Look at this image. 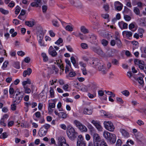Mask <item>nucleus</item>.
I'll return each mask as SVG.
<instances>
[{
  "label": "nucleus",
  "instance_id": "39448f33",
  "mask_svg": "<svg viewBox=\"0 0 146 146\" xmlns=\"http://www.w3.org/2000/svg\"><path fill=\"white\" fill-rule=\"evenodd\" d=\"M94 145V146H99V143L102 141L101 140L100 137L97 133H94L93 135Z\"/></svg>",
  "mask_w": 146,
  "mask_h": 146
},
{
  "label": "nucleus",
  "instance_id": "79ce46f5",
  "mask_svg": "<svg viewBox=\"0 0 146 146\" xmlns=\"http://www.w3.org/2000/svg\"><path fill=\"white\" fill-rule=\"evenodd\" d=\"M134 13L137 15H139L140 14V11L139 9L137 7H135L134 8Z\"/></svg>",
  "mask_w": 146,
  "mask_h": 146
},
{
  "label": "nucleus",
  "instance_id": "dca6fc26",
  "mask_svg": "<svg viewBox=\"0 0 146 146\" xmlns=\"http://www.w3.org/2000/svg\"><path fill=\"white\" fill-rule=\"evenodd\" d=\"M134 63L135 64L139 66V65H144V62L141 60H140L138 59H135L134 61Z\"/></svg>",
  "mask_w": 146,
  "mask_h": 146
},
{
  "label": "nucleus",
  "instance_id": "13d9d810",
  "mask_svg": "<svg viewBox=\"0 0 146 146\" xmlns=\"http://www.w3.org/2000/svg\"><path fill=\"white\" fill-rule=\"evenodd\" d=\"M76 75V73L75 72L72 71L69 74V76L70 77H73L75 76Z\"/></svg>",
  "mask_w": 146,
  "mask_h": 146
},
{
  "label": "nucleus",
  "instance_id": "052dcab7",
  "mask_svg": "<svg viewBox=\"0 0 146 146\" xmlns=\"http://www.w3.org/2000/svg\"><path fill=\"white\" fill-rule=\"evenodd\" d=\"M99 146H108L106 143L104 141H102L101 143H99Z\"/></svg>",
  "mask_w": 146,
  "mask_h": 146
},
{
  "label": "nucleus",
  "instance_id": "4d7b16f0",
  "mask_svg": "<svg viewBox=\"0 0 146 146\" xmlns=\"http://www.w3.org/2000/svg\"><path fill=\"white\" fill-rule=\"evenodd\" d=\"M47 9V7L46 5H43L42 6V9L43 13H45L46 12Z\"/></svg>",
  "mask_w": 146,
  "mask_h": 146
},
{
  "label": "nucleus",
  "instance_id": "2f4dec72",
  "mask_svg": "<svg viewBox=\"0 0 146 146\" xmlns=\"http://www.w3.org/2000/svg\"><path fill=\"white\" fill-rule=\"evenodd\" d=\"M0 11L2 13L5 15H7L9 13V11L5 10L2 8H0Z\"/></svg>",
  "mask_w": 146,
  "mask_h": 146
},
{
  "label": "nucleus",
  "instance_id": "0e129e2a",
  "mask_svg": "<svg viewBox=\"0 0 146 146\" xmlns=\"http://www.w3.org/2000/svg\"><path fill=\"white\" fill-rule=\"evenodd\" d=\"M20 11V7H17L16 8L15 10V13L17 15L19 13Z\"/></svg>",
  "mask_w": 146,
  "mask_h": 146
},
{
  "label": "nucleus",
  "instance_id": "1a4fd4ad",
  "mask_svg": "<svg viewBox=\"0 0 146 146\" xmlns=\"http://www.w3.org/2000/svg\"><path fill=\"white\" fill-rule=\"evenodd\" d=\"M49 54L53 57H56L57 53L52 46H50L48 50Z\"/></svg>",
  "mask_w": 146,
  "mask_h": 146
},
{
  "label": "nucleus",
  "instance_id": "f257e3e1",
  "mask_svg": "<svg viewBox=\"0 0 146 146\" xmlns=\"http://www.w3.org/2000/svg\"><path fill=\"white\" fill-rule=\"evenodd\" d=\"M66 133L68 136L71 140H74L78 135L77 132L75 131L74 128L71 125L67 126Z\"/></svg>",
  "mask_w": 146,
  "mask_h": 146
},
{
  "label": "nucleus",
  "instance_id": "473e14b6",
  "mask_svg": "<svg viewBox=\"0 0 146 146\" xmlns=\"http://www.w3.org/2000/svg\"><path fill=\"white\" fill-rule=\"evenodd\" d=\"M135 27V25L133 23H131L129 25V29L130 30H131L132 31L134 32L135 31L136 29H132Z\"/></svg>",
  "mask_w": 146,
  "mask_h": 146
},
{
  "label": "nucleus",
  "instance_id": "c756f323",
  "mask_svg": "<svg viewBox=\"0 0 146 146\" xmlns=\"http://www.w3.org/2000/svg\"><path fill=\"white\" fill-rule=\"evenodd\" d=\"M85 142H77V146H86Z\"/></svg>",
  "mask_w": 146,
  "mask_h": 146
},
{
  "label": "nucleus",
  "instance_id": "a211bd4d",
  "mask_svg": "<svg viewBox=\"0 0 146 146\" xmlns=\"http://www.w3.org/2000/svg\"><path fill=\"white\" fill-rule=\"evenodd\" d=\"M122 34L123 35L125 34L127 38H129L131 37L132 35V33L131 31H124L122 32Z\"/></svg>",
  "mask_w": 146,
  "mask_h": 146
},
{
  "label": "nucleus",
  "instance_id": "774afa93",
  "mask_svg": "<svg viewBox=\"0 0 146 146\" xmlns=\"http://www.w3.org/2000/svg\"><path fill=\"white\" fill-rule=\"evenodd\" d=\"M121 5H122L120 2L119 1H116L114 2V5L115 7L118 6H119Z\"/></svg>",
  "mask_w": 146,
  "mask_h": 146
},
{
  "label": "nucleus",
  "instance_id": "72a5a7b5",
  "mask_svg": "<svg viewBox=\"0 0 146 146\" xmlns=\"http://www.w3.org/2000/svg\"><path fill=\"white\" fill-rule=\"evenodd\" d=\"M24 88L25 93L27 94H29L31 93V89L30 88H28L27 86H24Z\"/></svg>",
  "mask_w": 146,
  "mask_h": 146
},
{
  "label": "nucleus",
  "instance_id": "f704fd0d",
  "mask_svg": "<svg viewBox=\"0 0 146 146\" xmlns=\"http://www.w3.org/2000/svg\"><path fill=\"white\" fill-rule=\"evenodd\" d=\"M50 96L51 98H53L54 97V89L52 88H50Z\"/></svg>",
  "mask_w": 146,
  "mask_h": 146
},
{
  "label": "nucleus",
  "instance_id": "e433bc0d",
  "mask_svg": "<svg viewBox=\"0 0 146 146\" xmlns=\"http://www.w3.org/2000/svg\"><path fill=\"white\" fill-rule=\"evenodd\" d=\"M123 6V5H121L119 6H118L115 7V8L116 10H117L118 11H120L122 9Z\"/></svg>",
  "mask_w": 146,
  "mask_h": 146
},
{
  "label": "nucleus",
  "instance_id": "58836bf2",
  "mask_svg": "<svg viewBox=\"0 0 146 146\" xmlns=\"http://www.w3.org/2000/svg\"><path fill=\"white\" fill-rule=\"evenodd\" d=\"M85 142L84 140L83 137L81 135H80L78 136V139L77 142Z\"/></svg>",
  "mask_w": 146,
  "mask_h": 146
},
{
  "label": "nucleus",
  "instance_id": "680f3d73",
  "mask_svg": "<svg viewBox=\"0 0 146 146\" xmlns=\"http://www.w3.org/2000/svg\"><path fill=\"white\" fill-rule=\"evenodd\" d=\"M96 127L98 129V130L99 131H101L102 129V127L101 125H100V123L98 124Z\"/></svg>",
  "mask_w": 146,
  "mask_h": 146
},
{
  "label": "nucleus",
  "instance_id": "393cba45",
  "mask_svg": "<svg viewBox=\"0 0 146 146\" xmlns=\"http://www.w3.org/2000/svg\"><path fill=\"white\" fill-rule=\"evenodd\" d=\"M50 125L48 124H46L44 125H43L41 127L42 128V129L45 131L46 130L47 132L48 131V129L50 127Z\"/></svg>",
  "mask_w": 146,
  "mask_h": 146
},
{
  "label": "nucleus",
  "instance_id": "f3484780",
  "mask_svg": "<svg viewBox=\"0 0 146 146\" xmlns=\"http://www.w3.org/2000/svg\"><path fill=\"white\" fill-rule=\"evenodd\" d=\"M120 131L124 137H129V134L125 129H120Z\"/></svg>",
  "mask_w": 146,
  "mask_h": 146
},
{
  "label": "nucleus",
  "instance_id": "bf43d9fd",
  "mask_svg": "<svg viewBox=\"0 0 146 146\" xmlns=\"http://www.w3.org/2000/svg\"><path fill=\"white\" fill-rule=\"evenodd\" d=\"M17 54L19 56H22L25 55V53L22 51H20L17 52Z\"/></svg>",
  "mask_w": 146,
  "mask_h": 146
},
{
  "label": "nucleus",
  "instance_id": "5701e85b",
  "mask_svg": "<svg viewBox=\"0 0 146 146\" xmlns=\"http://www.w3.org/2000/svg\"><path fill=\"white\" fill-rule=\"evenodd\" d=\"M79 129L82 132H86L87 131L86 127L83 124L79 127Z\"/></svg>",
  "mask_w": 146,
  "mask_h": 146
},
{
  "label": "nucleus",
  "instance_id": "0eeeda50",
  "mask_svg": "<svg viewBox=\"0 0 146 146\" xmlns=\"http://www.w3.org/2000/svg\"><path fill=\"white\" fill-rule=\"evenodd\" d=\"M37 34L38 40H42L44 37V34L42 28H40L39 30L38 29Z\"/></svg>",
  "mask_w": 146,
  "mask_h": 146
},
{
  "label": "nucleus",
  "instance_id": "37998d69",
  "mask_svg": "<svg viewBox=\"0 0 146 146\" xmlns=\"http://www.w3.org/2000/svg\"><path fill=\"white\" fill-rule=\"evenodd\" d=\"M112 63L114 65H118L119 64L118 61L115 59L112 60Z\"/></svg>",
  "mask_w": 146,
  "mask_h": 146
},
{
  "label": "nucleus",
  "instance_id": "864d4df0",
  "mask_svg": "<svg viewBox=\"0 0 146 146\" xmlns=\"http://www.w3.org/2000/svg\"><path fill=\"white\" fill-rule=\"evenodd\" d=\"M4 121L5 120H4L3 119H1L0 120V125L3 126L4 127H5L6 126L7 124L5 123Z\"/></svg>",
  "mask_w": 146,
  "mask_h": 146
},
{
  "label": "nucleus",
  "instance_id": "cd10ccee",
  "mask_svg": "<svg viewBox=\"0 0 146 146\" xmlns=\"http://www.w3.org/2000/svg\"><path fill=\"white\" fill-rule=\"evenodd\" d=\"M59 117L63 119L66 118L67 117V114L63 112H61L59 113Z\"/></svg>",
  "mask_w": 146,
  "mask_h": 146
},
{
  "label": "nucleus",
  "instance_id": "e2e57ef3",
  "mask_svg": "<svg viewBox=\"0 0 146 146\" xmlns=\"http://www.w3.org/2000/svg\"><path fill=\"white\" fill-rule=\"evenodd\" d=\"M83 75H86L87 74V71L85 68H83L81 69Z\"/></svg>",
  "mask_w": 146,
  "mask_h": 146
},
{
  "label": "nucleus",
  "instance_id": "a19ab883",
  "mask_svg": "<svg viewBox=\"0 0 146 146\" xmlns=\"http://www.w3.org/2000/svg\"><path fill=\"white\" fill-rule=\"evenodd\" d=\"M102 44L105 46H106L108 44V41L105 39H103L101 41Z\"/></svg>",
  "mask_w": 146,
  "mask_h": 146
},
{
  "label": "nucleus",
  "instance_id": "49530a36",
  "mask_svg": "<svg viewBox=\"0 0 146 146\" xmlns=\"http://www.w3.org/2000/svg\"><path fill=\"white\" fill-rule=\"evenodd\" d=\"M66 29L69 31H73V28L70 25H68L66 27Z\"/></svg>",
  "mask_w": 146,
  "mask_h": 146
},
{
  "label": "nucleus",
  "instance_id": "4468645a",
  "mask_svg": "<svg viewBox=\"0 0 146 146\" xmlns=\"http://www.w3.org/2000/svg\"><path fill=\"white\" fill-rule=\"evenodd\" d=\"M101 63V61L97 58H94L92 61V64L93 66H98V64Z\"/></svg>",
  "mask_w": 146,
  "mask_h": 146
},
{
  "label": "nucleus",
  "instance_id": "423d86ee",
  "mask_svg": "<svg viewBox=\"0 0 146 146\" xmlns=\"http://www.w3.org/2000/svg\"><path fill=\"white\" fill-rule=\"evenodd\" d=\"M104 124L105 128L110 131H113L115 127L112 123L110 121H104Z\"/></svg>",
  "mask_w": 146,
  "mask_h": 146
},
{
  "label": "nucleus",
  "instance_id": "2eb2a0df",
  "mask_svg": "<svg viewBox=\"0 0 146 146\" xmlns=\"http://www.w3.org/2000/svg\"><path fill=\"white\" fill-rule=\"evenodd\" d=\"M119 24L121 29H126L127 28L128 24L126 23L121 21L119 23Z\"/></svg>",
  "mask_w": 146,
  "mask_h": 146
},
{
  "label": "nucleus",
  "instance_id": "ddd939ff",
  "mask_svg": "<svg viewBox=\"0 0 146 146\" xmlns=\"http://www.w3.org/2000/svg\"><path fill=\"white\" fill-rule=\"evenodd\" d=\"M32 72V70L31 68H28L26 70H25L23 71V76L25 77L27 75H30Z\"/></svg>",
  "mask_w": 146,
  "mask_h": 146
},
{
  "label": "nucleus",
  "instance_id": "09e8293b",
  "mask_svg": "<svg viewBox=\"0 0 146 146\" xmlns=\"http://www.w3.org/2000/svg\"><path fill=\"white\" fill-rule=\"evenodd\" d=\"M14 67L17 69H19L20 68L19 63V62H15L13 65Z\"/></svg>",
  "mask_w": 146,
  "mask_h": 146
},
{
  "label": "nucleus",
  "instance_id": "4c0bfd02",
  "mask_svg": "<svg viewBox=\"0 0 146 146\" xmlns=\"http://www.w3.org/2000/svg\"><path fill=\"white\" fill-rule=\"evenodd\" d=\"M102 111L103 112V113L104 114V115L105 116H106L108 118H110L111 117L113 116L112 114H111L110 113H107L105 114L104 112H105V111L103 110H102Z\"/></svg>",
  "mask_w": 146,
  "mask_h": 146
},
{
  "label": "nucleus",
  "instance_id": "9b49d317",
  "mask_svg": "<svg viewBox=\"0 0 146 146\" xmlns=\"http://www.w3.org/2000/svg\"><path fill=\"white\" fill-rule=\"evenodd\" d=\"M66 143V141L63 137H60L58 138V141L57 143L56 144V146H58Z\"/></svg>",
  "mask_w": 146,
  "mask_h": 146
},
{
  "label": "nucleus",
  "instance_id": "c85d7f7f",
  "mask_svg": "<svg viewBox=\"0 0 146 146\" xmlns=\"http://www.w3.org/2000/svg\"><path fill=\"white\" fill-rule=\"evenodd\" d=\"M27 84H31V81L30 79L27 78V81H24L23 82L22 84L24 86H25V85Z\"/></svg>",
  "mask_w": 146,
  "mask_h": 146
},
{
  "label": "nucleus",
  "instance_id": "aec40b11",
  "mask_svg": "<svg viewBox=\"0 0 146 146\" xmlns=\"http://www.w3.org/2000/svg\"><path fill=\"white\" fill-rule=\"evenodd\" d=\"M35 22L33 21H26L25 24L29 27H32L35 24Z\"/></svg>",
  "mask_w": 146,
  "mask_h": 146
},
{
  "label": "nucleus",
  "instance_id": "de8ad7c7",
  "mask_svg": "<svg viewBox=\"0 0 146 146\" xmlns=\"http://www.w3.org/2000/svg\"><path fill=\"white\" fill-rule=\"evenodd\" d=\"M124 18L126 21H129L131 19V17L127 15H124Z\"/></svg>",
  "mask_w": 146,
  "mask_h": 146
},
{
  "label": "nucleus",
  "instance_id": "b1692460",
  "mask_svg": "<svg viewBox=\"0 0 146 146\" xmlns=\"http://www.w3.org/2000/svg\"><path fill=\"white\" fill-rule=\"evenodd\" d=\"M135 80H137L139 83L141 85H143L144 81L143 79L141 77H139L137 79L135 78Z\"/></svg>",
  "mask_w": 146,
  "mask_h": 146
},
{
  "label": "nucleus",
  "instance_id": "412c9836",
  "mask_svg": "<svg viewBox=\"0 0 146 146\" xmlns=\"http://www.w3.org/2000/svg\"><path fill=\"white\" fill-rule=\"evenodd\" d=\"M80 31L82 32L84 34H86L89 33L88 30L84 26H82L81 27Z\"/></svg>",
  "mask_w": 146,
  "mask_h": 146
},
{
  "label": "nucleus",
  "instance_id": "a18cd8bd",
  "mask_svg": "<svg viewBox=\"0 0 146 146\" xmlns=\"http://www.w3.org/2000/svg\"><path fill=\"white\" fill-rule=\"evenodd\" d=\"M52 23L53 25L56 27H58L59 26L58 22L57 21L53 20L52 21Z\"/></svg>",
  "mask_w": 146,
  "mask_h": 146
},
{
  "label": "nucleus",
  "instance_id": "69168bd1",
  "mask_svg": "<svg viewBox=\"0 0 146 146\" xmlns=\"http://www.w3.org/2000/svg\"><path fill=\"white\" fill-rule=\"evenodd\" d=\"M78 37H80V39L82 40H84L85 39L84 36L83 35L80 33H78Z\"/></svg>",
  "mask_w": 146,
  "mask_h": 146
},
{
  "label": "nucleus",
  "instance_id": "f8f14e48",
  "mask_svg": "<svg viewBox=\"0 0 146 146\" xmlns=\"http://www.w3.org/2000/svg\"><path fill=\"white\" fill-rule=\"evenodd\" d=\"M47 133L46 130L45 131L41 127L38 132V134L39 137H42L46 135Z\"/></svg>",
  "mask_w": 146,
  "mask_h": 146
},
{
  "label": "nucleus",
  "instance_id": "3c124183",
  "mask_svg": "<svg viewBox=\"0 0 146 146\" xmlns=\"http://www.w3.org/2000/svg\"><path fill=\"white\" fill-rule=\"evenodd\" d=\"M135 136L137 139H139L142 137V134L140 133H138Z\"/></svg>",
  "mask_w": 146,
  "mask_h": 146
},
{
  "label": "nucleus",
  "instance_id": "7ed1b4c3",
  "mask_svg": "<svg viewBox=\"0 0 146 146\" xmlns=\"http://www.w3.org/2000/svg\"><path fill=\"white\" fill-rule=\"evenodd\" d=\"M21 92H18L15 95H14L13 99V103L18 104L19 103L23 98V96H20Z\"/></svg>",
  "mask_w": 146,
  "mask_h": 146
},
{
  "label": "nucleus",
  "instance_id": "8fccbe9b",
  "mask_svg": "<svg viewBox=\"0 0 146 146\" xmlns=\"http://www.w3.org/2000/svg\"><path fill=\"white\" fill-rule=\"evenodd\" d=\"M103 8L106 11H108L109 9V5L108 4H105Z\"/></svg>",
  "mask_w": 146,
  "mask_h": 146
},
{
  "label": "nucleus",
  "instance_id": "7c9ffc66",
  "mask_svg": "<svg viewBox=\"0 0 146 146\" xmlns=\"http://www.w3.org/2000/svg\"><path fill=\"white\" fill-rule=\"evenodd\" d=\"M121 93L124 95L128 96L129 95V92L127 90H124L121 92Z\"/></svg>",
  "mask_w": 146,
  "mask_h": 146
},
{
  "label": "nucleus",
  "instance_id": "603ef678",
  "mask_svg": "<svg viewBox=\"0 0 146 146\" xmlns=\"http://www.w3.org/2000/svg\"><path fill=\"white\" fill-rule=\"evenodd\" d=\"M63 42L62 39L60 38L59 39L55 42V43L57 45H59L61 43H62Z\"/></svg>",
  "mask_w": 146,
  "mask_h": 146
},
{
  "label": "nucleus",
  "instance_id": "6ab92c4d",
  "mask_svg": "<svg viewBox=\"0 0 146 146\" xmlns=\"http://www.w3.org/2000/svg\"><path fill=\"white\" fill-rule=\"evenodd\" d=\"M92 110L91 109L89 110L88 108H85L84 110V113L85 114L91 115L92 113Z\"/></svg>",
  "mask_w": 146,
  "mask_h": 146
},
{
  "label": "nucleus",
  "instance_id": "20e7f679",
  "mask_svg": "<svg viewBox=\"0 0 146 146\" xmlns=\"http://www.w3.org/2000/svg\"><path fill=\"white\" fill-rule=\"evenodd\" d=\"M90 49L92 51L98 54L101 55L103 54V51L98 44L97 45H95V46H90Z\"/></svg>",
  "mask_w": 146,
  "mask_h": 146
},
{
  "label": "nucleus",
  "instance_id": "6e6d98bb",
  "mask_svg": "<svg viewBox=\"0 0 146 146\" xmlns=\"http://www.w3.org/2000/svg\"><path fill=\"white\" fill-rule=\"evenodd\" d=\"M122 144L121 141L120 139H118L117 141L116 146H121Z\"/></svg>",
  "mask_w": 146,
  "mask_h": 146
},
{
  "label": "nucleus",
  "instance_id": "5fc2aeb1",
  "mask_svg": "<svg viewBox=\"0 0 146 146\" xmlns=\"http://www.w3.org/2000/svg\"><path fill=\"white\" fill-rule=\"evenodd\" d=\"M17 104H15V103H13V104H11V109L12 110L14 111L16 110V105Z\"/></svg>",
  "mask_w": 146,
  "mask_h": 146
},
{
  "label": "nucleus",
  "instance_id": "ea45409f",
  "mask_svg": "<svg viewBox=\"0 0 146 146\" xmlns=\"http://www.w3.org/2000/svg\"><path fill=\"white\" fill-rule=\"evenodd\" d=\"M55 107V102L53 103H49V110H52V108H54Z\"/></svg>",
  "mask_w": 146,
  "mask_h": 146
},
{
  "label": "nucleus",
  "instance_id": "bb28decb",
  "mask_svg": "<svg viewBox=\"0 0 146 146\" xmlns=\"http://www.w3.org/2000/svg\"><path fill=\"white\" fill-rule=\"evenodd\" d=\"M74 123L76 126L78 128L81 126L82 125L80 121L77 120H75L74 121Z\"/></svg>",
  "mask_w": 146,
  "mask_h": 146
},
{
  "label": "nucleus",
  "instance_id": "4be33fe9",
  "mask_svg": "<svg viewBox=\"0 0 146 146\" xmlns=\"http://www.w3.org/2000/svg\"><path fill=\"white\" fill-rule=\"evenodd\" d=\"M41 55L43 58V60L44 62H46L48 60V57L46 55V53H42L41 54Z\"/></svg>",
  "mask_w": 146,
  "mask_h": 146
},
{
  "label": "nucleus",
  "instance_id": "9d476101",
  "mask_svg": "<svg viewBox=\"0 0 146 146\" xmlns=\"http://www.w3.org/2000/svg\"><path fill=\"white\" fill-rule=\"evenodd\" d=\"M98 68L99 71H101L102 74H106V68L104 66V64L102 62L98 64Z\"/></svg>",
  "mask_w": 146,
  "mask_h": 146
},
{
  "label": "nucleus",
  "instance_id": "6e6552de",
  "mask_svg": "<svg viewBox=\"0 0 146 146\" xmlns=\"http://www.w3.org/2000/svg\"><path fill=\"white\" fill-rule=\"evenodd\" d=\"M90 43L93 44L97 45L98 44V40L97 39V36L94 35H92L90 37Z\"/></svg>",
  "mask_w": 146,
  "mask_h": 146
},
{
  "label": "nucleus",
  "instance_id": "c9c22d12",
  "mask_svg": "<svg viewBox=\"0 0 146 146\" xmlns=\"http://www.w3.org/2000/svg\"><path fill=\"white\" fill-rule=\"evenodd\" d=\"M116 44L118 48H120L121 47L122 43L121 40L116 41Z\"/></svg>",
  "mask_w": 146,
  "mask_h": 146
},
{
  "label": "nucleus",
  "instance_id": "a878e982",
  "mask_svg": "<svg viewBox=\"0 0 146 146\" xmlns=\"http://www.w3.org/2000/svg\"><path fill=\"white\" fill-rule=\"evenodd\" d=\"M80 46L83 49H87L88 48V44L86 43H81Z\"/></svg>",
  "mask_w": 146,
  "mask_h": 146
},
{
  "label": "nucleus",
  "instance_id": "c03bdc74",
  "mask_svg": "<svg viewBox=\"0 0 146 146\" xmlns=\"http://www.w3.org/2000/svg\"><path fill=\"white\" fill-rule=\"evenodd\" d=\"M91 123L93 124L95 127L97 126L98 124L100 123V122L99 121L95 120H92L91 122Z\"/></svg>",
  "mask_w": 146,
  "mask_h": 146
},
{
  "label": "nucleus",
  "instance_id": "f03ea898",
  "mask_svg": "<svg viewBox=\"0 0 146 146\" xmlns=\"http://www.w3.org/2000/svg\"><path fill=\"white\" fill-rule=\"evenodd\" d=\"M103 135L107 139L108 142L111 144L114 143L116 141V137L115 135L107 131H104Z\"/></svg>",
  "mask_w": 146,
  "mask_h": 146
},
{
  "label": "nucleus",
  "instance_id": "338daca9",
  "mask_svg": "<svg viewBox=\"0 0 146 146\" xmlns=\"http://www.w3.org/2000/svg\"><path fill=\"white\" fill-rule=\"evenodd\" d=\"M50 36L52 37H54L55 36V34L53 32L52 30H50L49 31Z\"/></svg>",
  "mask_w": 146,
  "mask_h": 146
}]
</instances>
